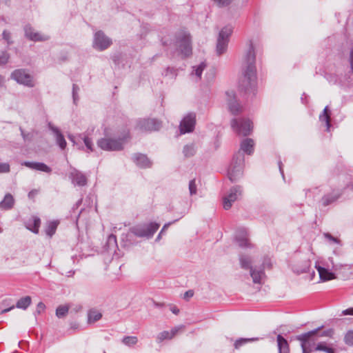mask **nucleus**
<instances>
[{
	"instance_id": "obj_4",
	"label": "nucleus",
	"mask_w": 353,
	"mask_h": 353,
	"mask_svg": "<svg viewBox=\"0 0 353 353\" xmlns=\"http://www.w3.org/2000/svg\"><path fill=\"white\" fill-rule=\"evenodd\" d=\"M233 32L232 26H225L219 32L216 43V53L221 55L225 53L228 49L230 37Z\"/></svg>"
},
{
	"instance_id": "obj_55",
	"label": "nucleus",
	"mask_w": 353,
	"mask_h": 353,
	"mask_svg": "<svg viewBox=\"0 0 353 353\" xmlns=\"http://www.w3.org/2000/svg\"><path fill=\"white\" fill-rule=\"evenodd\" d=\"M342 315H353V307H350L343 310Z\"/></svg>"
},
{
	"instance_id": "obj_43",
	"label": "nucleus",
	"mask_w": 353,
	"mask_h": 353,
	"mask_svg": "<svg viewBox=\"0 0 353 353\" xmlns=\"http://www.w3.org/2000/svg\"><path fill=\"white\" fill-rule=\"evenodd\" d=\"M303 264V266L300 268L296 269V272L298 274L304 273L308 271L310 265H311V261L310 260H305L304 261Z\"/></svg>"
},
{
	"instance_id": "obj_49",
	"label": "nucleus",
	"mask_w": 353,
	"mask_h": 353,
	"mask_svg": "<svg viewBox=\"0 0 353 353\" xmlns=\"http://www.w3.org/2000/svg\"><path fill=\"white\" fill-rule=\"evenodd\" d=\"M10 170V168L9 163L0 162V173H8Z\"/></svg>"
},
{
	"instance_id": "obj_50",
	"label": "nucleus",
	"mask_w": 353,
	"mask_h": 353,
	"mask_svg": "<svg viewBox=\"0 0 353 353\" xmlns=\"http://www.w3.org/2000/svg\"><path fill=\"white\" fill-rule=\"evenodd\" d=\"M79 90V88L77 85L73 84L72 85V97L74 100V103H76L78 100V92Z\"/></svg>"
},
{
	"instance_id": "obj_10",
	"label": "nucleus",
	"mask_w": 353,
	"mask_h": 353,
	"mask_svg": "<svg viewBox=\"0 0 353 353\" xmlns=\"http://www.w3.org/2000/svg\"><path fill=\"white\" fill-rule=\"evenodd\" d=\"M112 42L110 38L107 37L101 30L95 32L93 39L92 46L99 51H103L108 48Z\"/></svg>"
},
{
	"instance_id": "obj_9",
	"label": "nucleus",
	"mask_w": 353,
	"mask_h": 353,
	"mask_svg": "<svg viewBox=\"0 0 353 353\" xmlns=\"http://www.w3.org/2000/svg\"><path fill=\"white\" fill-rule=\"evenodd\" d=\"M10 78L16 81L19 84L23 85L28 88H33L35 85L32 76L25 69L14 70L11 73Z\"/></svg>"
},
{
	"instance_id": "obj_23",
	"label": "nucleus",
	"mask_w": 353,
	"mask_h": 353,
	"mask_svg": "<svg viewBox=\"0 0 353 353\" xmlns=\"http://www.w3.org/2000/svg\"><path fill=\"white\" fill-rule=\"evenodd\" d=\"M48 128L54 134L56 141L59 146L62 150L65 149L66 147V141L59 130L57 127L54 126L51 123H48Z\"/></svg>"
},
{
	"instance_id": "obj_1",
	"label": "nucleus",
	"mask_w": 353,
	"mask_h": 353,
	"mask_svg": "<svg viewBox=\"0 0 353 353\" xmlns=\"http://www.w3.org/2000/svg\"><path fill=\"white\" fill-rule=\"evenodd\" d=\"M256 54L253 44L249 43L248 48L245 51L242 61L243 79L241 86L247 90L254 86L256 81Z\"/></svg>"
},
{
	"instance_id": "obj_44",
	"label": "nucleus",
	"mask_w": 353,
	"mask_h": 353,
	"mask_svg": "<svg viewBox=\"0 0 353 353\" xmlns=\"http://www.w3.org/2000/svg\"><path fill=\"white\" fill-rule=\"evenodd\" d=\"M188 188L190 196L195 195L197 193V185L194 179L190 181Z\"/></svg>"
},
{
	"instance_id": "obj_3",
	"label": "nucleus",
	"mask_w": 353,
	"mask_h": 353,
	"mask_svg": "<svg viewBox=\"0 0 353 353\" xmlns=\"http://www.w3.org/2000/svg\"><path fill=\"white\" fill-rule=\"evenodd\" d=\"M243 155L239 151L233 157L232 163L228 168V175L232 181H236L243 175Z\"/></svg>"
},
{
	"instance_id": "obj_48",
	"label": "nucleus",
	"mask_w": 353,
	"mask_h": 353,
	"mask_svg": "<svg viewBox=\"0 0 353 353\" xmlns=\"http://www.w3.org/2000/svg\"><path fill=\"white\" fill-rule=\"evenodd\" d=\"M323 236H325V239H327L331 243L340 244V242H341L340 240L339 239L332 236L331 234H330L328 232L324 233Z\"/></svg>"
},
{
	"instance_id": "obj_60",
	"label": "nucleus",
	"mask_w": 353,
	"mask_h": 353,
	"mask_svg": "<svg viewBox=\"0 0 353 353\" xmlns=\"http://www.w3.org/2000/svg\"><path fill=\"white\" fill-rule=\"evenodd\" d=\"M282 162L281 161H279V171L282 175V176L284 178V173H283V168H282Z\"/></svg>"
},
{
	"instance_id": "obj_30",
	"label": "nucleus",
	"mask_w": 353,
	"mask_h": 353,
	"mask_svg": "<svg viewBox=\"0 0 353 353\" xmlns=\"http://www.w3.org/2000/svg\"><path fill=\"white\" fill-rule=\"evenodd\" d=\"M239 262L241 267L244 270H250L253 268L252 265V260L248 255L241 254L239 256Z\"/></svg>"
},
{
	"instance_id": "obj_25",
	"label": "nucleus",
	"mask_w": 353,
	"mask_h": 353,
	"mask_svg": "<svg viewBox=\"0 0 353 353\" xmlns=\"http://www.w3.org/2000/svg\"><path fill=\"white\" fill-rule=\"evenodd\" d=\"M241 150L249 155L254 152V141L252 139H244L241 143Z\"/></svg>"
},
{
	"instance_id": "obj_58",
	"label": "nucleus",
	"mask_w": 353,
	"mask_h": 353,
	"mask_svg": "<svg viewBox=\"0 0 353 353\" xmlns=\"http://www.w3.org/2000/svg\"><path fill=\"white\" fill-rule=\"evenodd\" d=\"M350 61L351 69H352V71L353 72V47L352 48V49L350 50Z\"/></svg>"
},
{
	"instance_id": "obj_52",
	"label": "nucleus",
	"mask_w": 353,
	"mask_h": 353,
	"mask_svg": "<svg viewBox=\"0 0 353 353\" xmlns=\"http://www.w3.org/2000/svg\"><path fill=\"white\" fill-rule=\"evenodd\" d=\"M177 220H175L173 222H170V223H168L166 224H165L162 228V230H161V232H159V235L157 236V240H159L161 237V235L166 230V229L172 224V223H174L175 221H176Z\"/></svg>"
},
{
	"instance_id": "obj_24",
	"label": "nucleus",
	"mask_w": 353,
	"mask_h": 353,
	"mask_svg": "<svg viewBox=\"0 0 353 353\" xmlns=\"http://www.w3.org/2000/svg\"><path fill=\"white\" fill-rule=\"evenodd\" d=\"M315 268L319 272L320 279L322 281H326L336 278L335 274L333 272H330L327 268L321 267L316 264L315 265Z\"/></svg>"
},
{
	"instance_id": "obj_8",
	"label": "nucleus",
	"mask_w": 353,
	"mask_h": 353,
	"mask_svg": "<svg viewBox=\"0 0 353 353\" xmlns=\"http://www.w3.org/2000/svg\"><path fill=\"white\" fill-rule=\"evenodd\" d=\"M232 129L241 136H248L252 131V123L248 119H234L231 121Z\"/></svg>"
},
{
	"instance_id": "obj_51",
	"label": "nucleus",
	"mask_w": 353,
	"mask_h": 353,
	"mask_svg": "<svg viewBox=\"0 0 353 353\" xmlns=\"http://www.w3.org/2000/svg\"><path fill=\"white\" fill-rule=\"evenodd\" d=\"M46 305L42 302H39L34 312V315L39 314L45 310Z\"/></svg>"
},
{
	"instance_id": "obj_20",
	"label": "nucleus",
	"mask_w": 353,
	"mask_h": 353,
	"mask_svg": "<svg viewBox=\"0 0 353 353\" xmlns=\"http://www.w3.org/2000/svg\"><path fill=\"white\" fill-rule=\"evenodd\" d=\"M235 239L240 247H251L248 239V231L245 228H239L236 232Z\"/></svg>"
},
{
	"instance_id": "obj_57",
	"label": "nucleus",
	"mask_w": 353,
	"mask_h": 353,
	"mask_svg": "<svg viewBox=\"0 0 353 353\" xmlns=\"http://www.w3.org/2000/svg\"><path fill=\"white\" fill-rule=\"evenodd\" d=\"M3 38L6 40L8 41V43H9L10 41V32H7L6 30H4L3 32Z\"/></svg>"
},
{
	"instance_id": "obj_47",
	"label": "nucleus",
	"mask_w": 353,
	"mask_h": 353,
	"mask_svg": "<svg viewBox=\"0 0 353 353\" xmlns=\"http://www.w3.org/2000/svg\"><path fill=\"white\" fill-rule=\"evenodd\" d=\"M10 55L7 52H3L0 55V65H5L8 63Z\"/></svg>"
},
{
	"instance_id": "obj_41",
	"label": "nucleus",
	"mask_w": 353,
	"mask_h": 353,
	"mask_svg": "<svg viewBox=\"0 0 353 353\" xmlns=\"http://www.w3.org/2000/svg\"><path fill=\"white\" fill-rule=\"evenodd\" d=\"M69 307L66 305H59L56 310V315L58 318H63L68 313Z\"/></svg>"
},
{
	"instance_id": "obj_16",
	"label": "nucleus",
	"mask_w": 353,
	"mask_h": 353,
	"mask_svg": "<svg viewBox=\"0 0 353 353\" xmlns=\"http://www.w3.org/2000/svg\"><path fill=\"white\" fill-rule=\"evenodd\" d=\"M68 139L70 141H71L74 145H76L79 147H80V144L81 141H83L85 145L87 148V150L88 152H92V143L91 139L85 136L84 134H79L77 135H68Z\"/></svg>"
},
{
	"instance_id": "obj_28",
	"label": "nucleus",
	"mask_w": 353,
	"mask_h": 353,
	"mask_svg": "<svg viewBox=\"0 0 353 353\" xmlns=\"http://www.w3.org/2000/svg\"><path fill=\"white\" fill-rule=\"evenodd\" d=\"M117 237L114 234L108 236L105 248L108 252H115L117 248Z\"/></svg>"
},
{
	"instance_id": "obj_26",
	"label": "nucleus",
	"mask_w": 353,
	"mask_h": 353,
	"mask_svg": "<svg viewBox=\"0 0 353 353\" xmlns=\"http://www.w3.org/2000/svg\"><path fill=\"white\" fill-rule=\"evenodd\" d=\"M14 203V199L12 195L8 193L5 195L3 201L0 202V209L8 210L12 208Z\"/></svg>"
},
{
	"instance_id": "obj_19",
	"label": "nucleus",
	"mask_w": 353,
	"mask_h": 353,
	"mask_svg": "<svg viewBox=\"0 0 353 353\" xmlns=\"http://www.w3.org/2000/svg\"><path fill=\"white\" fill-rule=\"evenodd\" d=\"M133 162L141 168H148L152 166V161L145 154L141 153L134 154L132 157Z\"/></svg>"
},
{
	"instance_id": "obj_42",
	"label": "nucleus",
	"mask_w": 353,
	"mask_h": 353,
	"mask_svg": "<svg viewBox=\"0 0 353 353\" xmlns=\"http://www.w3.org/2000/svg\"><path fill=\"white\" fill-rule=\"evenodd\" d=\"M122 341L125 345H128V346H132V345H135L137 343L138 339H137V337L133 336H125L123 339Z\"/></svg>"
},
{
	"instance_id": "obj_13",
	"label": "nucleus",
	"mask_w": 353,
	"mask_h": 353,
	"mask_svg": "<svg viewBox=\"0 0 353 353\" xmlns=\"http://www.w3.org/2000/svg\"><path fill=\"white\" fill-rule=\"evenodd\" d=\"M196 124V114L189 112L180 123V131L181 134L189 133L194 130Z\"/></svg>"
},
{
	"instance_id": "obj_2",
	"label": "nucleus",
	"mask_w": 353,
	"mask_h": 353,
	"mask_svg": "<svg viewBox=\"0 0 353 353\" xmlns=\"http://www.w3.org/2000/svg\"><path fill=\"white\" fill-rule=\"evenodd\" d=\"M130 137L129 130H124L120 134H111L108 130H105V137L97 141V145L101 150L106 151H119L123 148V145Z\"/></svg>"
},
{
	"instance_id": "obj_40",
	"label": "nucleus",
	"mask_w": 353,
	"mask_h": 353,
	"mask_svg": "<svg viewBox=\"0 0 353 353\" xmlns=\"http://www.w3.org/2000/svg\"><path fill=\"white\" fill-rule=\"evenodd\" d=\"M258 340L257 338H241L237 339L234 343V347L239 349L241 346L245 344L248 342L254 341Z\"/></svg>"
},
{
	"instance_id": "obj_63",
	"label": "nucleus",
	"mask_w": 353,
	"mask_h": 353,
	"mask_svg": "<svg viewBox=\"0 0 353 353\" xmlns=\"http://www.w3.org/2000/svg\"><path fill=\"white\" fill-rule=\"evenodd\" d=\"M4 82V77L0 75V86H2Z\"/></svg>"
},
{
	"instance_id": "obj_56",
	"label": "nucleus",
	"mask_w": 353,
	"mask_h": 353,
	"mask_svg": "<svg viewBox=\"0 0 353 353\" xmlns=\"http://www.w3.org/2000/svg\"><path fill=\"white\" fill-rule=\"evenodd\" d=\"M194 295V292L192 290H188L187 291L183 296V298L185 299H188L189 298L192 297Z\"/></svg>"
},
{
	"instance_id": "obj_12",
	"label": "nucleus",
	"mask_w": 353,
	"mask_h": 353,
	"mask_svg": "<svg viewBox=\"0 0 353 353\" xmlns=\"http://www.w3.org/2000/svg\"><path fill=\"white\" fill-rule=\"evenodd\" d=\"M161 126V122L155 119H141L136 128L141 131H152L159 130Z\"/></svg>"
},
{
	"instance_id": "obj_53",
	"label": "nucleus",
	"mask_w": 353,
	"mask_h": 353,
	"mask_svg": "<svg viewBox=\"0 0 353 353\" xmlns=\"http://www.w3.org/2000/svg\"><path fill=\"white\" fill-rule=\"evenodd\" d=\"M333 334V330L331 329L323 331L321 334V336H331Z\"/></svg>"
},
{
	"instance_id": "obj_15",
	"label": "nucleus",
	"mask_w": 353,
	"mask_h": 353,
	"mask_svg": "<svg viewBox=\"0 0 353 353\" xmlns=\"http://www.w3.org/2000/svg\"><path fill=\"white\" fill-rule=\"evenodd\" d=\"M343 191L339 188L332 189L330 192H326L321 198L320 203L323 206H328L335 202L342 196Z\"/></svg>"
},
{
	"instance_id": "obj_59",
	"label": "nucleus",
	"mask_w": 353,
	"mask_h": 353,
	"mask_svg": "<svg viewBox=\"0 0 353 353\" xmlns=\"http://www.w3.org/2000/svg\"><path fill=\"white\" fill-rule=\"evenodd\" d=\"M170 310L174 314H178L179 313V310L174 305L170 307Z\"/></svg>"
},
{
	"instance_id": "obj_11",
	"label": "nucleus",
	"mask_w": 353,
	"mask_h": 353,
	"mask_svg": "<svg viewBox=\"0 0 353 353\" xmlns=\"http://www.w3.org/2000/svg\"><path fill=\"white\" fill-rule=\"evenodd\" d=\"M241 186L235 185L230 188L229 192L223 197V204L225 210H229L232 203L238 200L242 195Z\"/></svg>"
},
{
	"instance_id": "obj_64",
	"label": "nucleus",
	"mask_w": 353,
	"mask_h": 353,
	"mask_svg": "<svg viewBox=\"0 0 353 353\" xmlns=\"http://www.w3.org/2000/svg\"><path fill=\"white\" fill-rule=\"evenodd\" d=\"M20 131H21V136L23 137V139L25 140L26 139V134H25L24 131L23 130V129L21 128H20Z\"/></svg>"
},
{
	"instance_id": "obj_34",
	"label": "nucleus",
	"mask_w": 353,
	"mask_h": 353,
	"mask_svg": "<svg viewBox=\"0 0 353 353\" xmlns=\"http://www.w3.org/2000/svg\"><path fill=\"white\" fill-rule=\"evenodd\" d=\"M14 305L12 303L10 299H6L3 300L0 304V309L1 313H6L14 308Z\"/></svg>"
},
{
	"instance_id": "obj_38",
	"label": "nucleus",
	"mask_w": 353,
	"mask_h": 353,
	"mask_svg": "<svg viewBox=\"0 0 353 353\" xmlns=\"http://www.w3.org/2000/svg\"><path fill=\"white\" fill-rule=\"evenodd\" d=\"M196 152L195 146L194 144L185 145L183 150V153L185 157H192Z\"/></svg>"
},
{
	"instance_id": "obj_33",
	"label": "nucleus",
	"mask_w": 353,
	"mask_h": 353,
	"mask_svg": "<svg viewBox=\"0 0 353 353\" xmlns=\"http://www.w3.org/2000/svg\"><path fill=\"white\" fill-rule=\"evenodd\" d=\"M59 225V222L57 221H53L48 223L47 226L46 228L45 232L47 236L51 238L53 234L55 233L57 226Z\"/></svg>"
},
{
	"instance_id": "obj_22",
	"label": "nucleus",
	"mask_w": 353,
	"mask_h": 353,
	"mask_svg": "<svg viewBox=\"0 0 353 353\" xmlns=\"http://www.w3.org/2000/svg\"><path fill=\"white\" fill-rule=\"evenodd\" d=\"M21 165L32 170H39L46 173H50L52 172V169L49 166L41 162L24 161Z\"/></svg>"
},
{
	"instance_id": "obj_31",
	"label": "nucleus",
	"mask_w": 353,
	"mask_h": 353,
	"mask_svg": "<svg viewBox=\"0 0 353 353\" xmlns=\"http://www.w3.org/2000/svg\"><path fill=\"white\" fill-rule=\"evenodd\" d=\"M41 224V220L39 218L34 216L32 220H30L26 227L28 230H31L35 234L39 233V229Z\"/></svg>"
},
{
	"instance_id": "obj_54",
	"label": "nucleus",
	"mask_w": 353,
	"mask_h": 353,
	"mask_svg": "<svg viewBox=\"0 0 353 353\" xmlns=\"http://www.w3.org/2000/svg\"><path fill=\"white\" fill-rule=\"evenodd\" d=\"M328 261L331 264V266H332V268L334 270H337L340 268L341 265H336L334 264V261H333V259L332 258H329L328 259Z\"/></svg>"
},
{
	"instance_id": "obj_21",
	"label": "nucleus",
	"mask_w": 353,
	"mask_h": 353,
	"mask_svg": "<svg viewBox=\"0 0 353 353\" xmlns=\"http://www.w3.org/2000/svg\"><path fill=\"white\" fill-rule=\"evenodd\" d=\"M182 328H183V326H178L172 329L171 331H163L160 332L157 336V342L160 343L164 340L172 339Z\"/></svg>"
},
{
	"instance_id": "obj_61",
	"label": "nucleus",
	"mask_w": 353,
	"mask_h": 353,
	"mask_svg": "<svg viewBox=\"0 0 353 353\" xmlns=\"http://www.w3.org/2000/svg\"><path fill=\"white\" fill-rule=\"evenodd\" d=\"M169 72H170V73H172H172H174V72H175V70H174V68H167V70H166V71H165V76H168Z\"/></svg>"
},
{
	"instance_id": "obj_37",
	"label": "nucleus",
	"mask_w": 353,
	"mask_h": 353,
	"mask_svg": "<svg viewBox=\"0 0 353 353\" xmlns=\"http://www.w3.org/2000/svg\"><path fill=\"white\" fill-rule=\"evenodd\" d=\"M102 317L101 312L96 310H91L88 312V321L90 323H94Z\"/></svg>"
},
{
	"instance_id": "obj_36",
	"label": "nucleus",
	"mask_w": 353,
	"mask_h": 353,
	"mask_svg": "<svg viewBox=\"0 0 353 353\" xmlns=\"http://www.w3.org/2000/svg\"><path fill=\"white\" fill-rule=\"evenodd\" d=\"M319 119L321 121L325 122L327 126V130L328 131L330 128V115L328 112V107L326 106L323 110V113L320 115Z\"/></svg>"
},
{
	"instance_id": "obj_32",
	"label": "nucleus",
	"mask_w": 353,
	"mask_h": 353,
	"mask_svg": "<svg viewBox=\"0 0 353 353\" xmlns=\"http://www.w3.org/2000/svg\"><path fill=\"white\" fill-rule=\"evenodd\" d=\"M32 299L29 296L21 298L16 303V307L19 309L26 310L31 304Z\"/></svg>"
},
{
	"instance_id": "obj_39",
	"label": "nucleus",
	"mask_w": 353,
	"mask_h": 353,
	"mask_svg": "<svg viewBox=\"0 0 353 353\" xmlns=\"http://www.w3.org/2000/svg\"><path fill=\"white\" fill-rule=\"evenodd\" d=\"M314 351H323L326 353H334L333 348L327 347L325 343H319L314 347Z\"/></svg>"
},
{
	"instance_id": "obj_62",
	"label": "nucleus",
	"mask_w": 353,
	"mask_h": 353,
	"mask_svg": "<svg viewBox=\"0 0 353 353\" xmlns=\"http://www.w3.org/2000/svg\"><path fill=\"white\" fill-rule=\"evenodd\" d=\"M263 268H265V267H268V268H270L271 267V264L270 262H267V260L265 259L263 263Z\"/></svg>"
},
{
	"instance_id": "obj_7",
	"label": "nucleus",
	"mask_w": 353,
	"mask_h": 353,
	"mask_svg": "<svg viewBox=\"0 0 353 353\" xmlns=\"http://www.w3.org/2000/svg\"><path fill=\"white\" fill-rule=\"evenodd\" d=\"M320 330L321 327H319L296 336V339L301 341L303 353H310L314 351V340L312 338L316 336Z\"/></svg>"
},
{
	"instance_id": "obj_35",
	"label": "nucleus",
	"mask_w": 353,
	"mask_h": 353,
	"mask_svg": "<svg viewBox=\"0 0 353 353\" xmlns=\"http://www.w3.org/2000/svg\"><path fill=\"white\" fill-rule=\"evenodd\" d=\"M205 68H206V63L205 62H202L199 65L193 67V70L192 72V74L195 75L196 79L198 80H199V79H201L202 72Z\"/></svg>"
},
{
	"instance_id": "obj_6",
	"label": "nucleus",
	"mask_w": 353,
	"mask_h": 353,
	"mask_svg": "<svg viewBox=\"0 0 353 353\" xmlns=\"http://www.w3.org/2000/svg\"><path fill=\"white\" fill-rule=\"evenodd\" d=\"M159 224L157 223L138 225L130 228V232L139 237L150 238L159 229Z\"/></svg>"
},
{
	"instance_id": "obj_46",
	"label": "nucleus",
	"mask_w": 353,
	"mask_h": 353,
	"mask_svg": "<svg viewBox=\"0 0 353 353\" xmlns=\"http://www.w3.org/2000/svg\"><path fill=\"white\" fill-rule=\"evenodd\" d=\"M219 7H226L229 6L233 0H212Z\"/></svg>"
},
{
	"instance_id": "obj_27",
	"label": "nucleus",
	"mask_w": 353,
	"mask_h": 353,
	"mask_svg": "<svg viewBox=\"0 0 353 353\" xmlns=\"http://www.w3.org/2000/svg\"><path fill=\"white\" fill-rule=\"evenodd\" d=\"M250 272L252 281L254 283H261L263 278L265 276L263 269L257 270L253 267L250 270Z\"/></svg>"
},
{
	"instance_id": "obj_14",
	"label": "nucleus",
	"mask_w": 353,
	"mask_h": 353,
	"mask_svg": "<svg viewBox=\"0 0 353 353\" xmlns=\"http://www.w3.org/2000/svg\"><path fill=\"white\" fill-rule=\"evenodd\" d=\"M225 96L229 111L234 115L240 113L242 110V106L238 102L235 92L233 90L227 91Z\"/></svg>"
},
{
	"instance_id": "obj_45",
	"label": "nucleus",
	"mask_w": 353,
	"mask_h": 353,
	"mask_svg": "<svg viewBox=\"0 0 353 353\" xmlns=\"http://www.w3.org/2000/svg\"><path fill=\"white\" fill-rule=\"evenodd\" d=\"M344 339L347 345L353 346V331L347 332Z\"/></svg>"
},
{
	"instance_id": "obj_18",
	"label": "nucleus",
	"mask_w": 353,
	"mask_h": 353,
	"mask_svg": "<svg viewBox=\"0 0 353 353\" xmlns=\"http://www.w3.org/2000/svg\"><path fill=\"white\" fill-rule=\"evenodd\" d=\"M24 31L26 37L34 41H43L49 39V37L46 35H43L39 32H34L33 28L30 26H26Z\"/></svg>"
},
{
	"instance_id": "obj_17",
	"label": "nucleus",
	"mask_w": 353,
	"mask_h": 353,
	"mask_svg": "<svg viewBox=\"0 0 353 353\" xmlns=\"http://www.w3.org/2000/svg\"><path fill=\"white\" fill-rule=\"evenodd\" d=\"M69 177L74 185L84 186L87 184L85 175L76 169H73L70 172Z\"/></svg>"
},
{
	"instance_id": "obj_29",
	"label": "nucleus",
	"mask_w": 353,
	"mask_h": 353,
	"mask_svg": "<svg viewBox=\"0 0 353 353\" xmlns=\"http://www.w3.org/2000/svg\"><path fill=\"white\" fill-rule=\"evenodd\" d=\"M277 343L279 353H289L288 343L281 334L277 336Z\"/></svg>"
},
{
	"instance_id": "obj_5",
	"label": "nucleus",
	"mask_w": 353,
	"mask_h": 353,
	"mask_svg": "<svg viewBox=\"0 0 353 353\" xmlns=\"http://www.w3.org/2000/svg\"><path fill=\"white\" fill-rule=\"evenodd\" d=\"M174 45L180 52L185 56H189L192 53L191 39L189 33L185 32H179L176 36Z\"/></svg>"
}]
</instances>
